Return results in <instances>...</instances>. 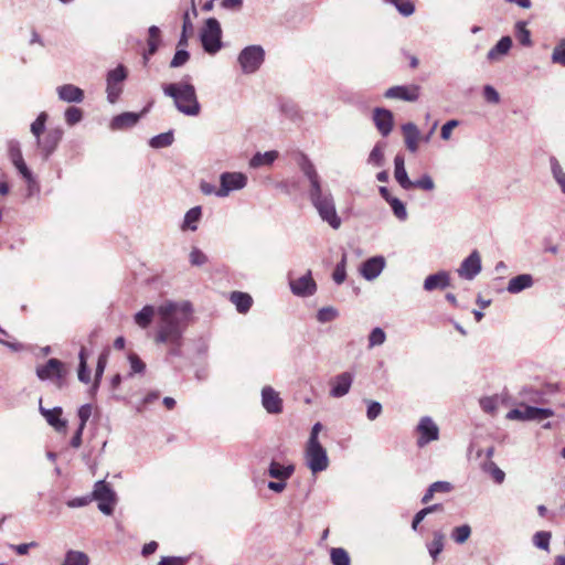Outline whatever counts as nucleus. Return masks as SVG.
Listing matches in <instances>:
<instances>
[{"label": "nucleus", "instance_id": "6e6d98bb", "mask_svg": "<svg viewBox=\"0 0 565 565\" xmlns=\"http://www.w3.org/2000/svg\"><path fill=\"white\" fill-rule=\"evenodd\" d=\"M345 262H347V256L344 254L342 256L341 262L335 266V269L333 271L332 278H333L334 282L338 285L342 284L347 278Z\"/></svg>", "mask_w": 565, "mask_h": 565}, {"label": "nucleus", "instance_id": "4d7b16f0", "mask_svg": "<svg viewBox=\"0 0 565 565\" xmlns=\"http://www.w3.org/2000/svg\"><path fill=\"white\" fill-rule=\"evenodd\" d=\"M367 404L366 417L369 420H375L382 414V405L376 401H365Z\"/></svg>", "mask_w": 565, "mask_h": 565}, {"label": "nucleus", "instance_id": "f03ea898", "mask_svg": "<svg viewBox=\"0 0 565 565\" xmlns=\"http://www.w3.org/2000/svg\"><path fill=\"white\" fill-rule=\"evenodd\" d=\"M297 163L303 177L309 182L308 196L318 215L331 228L339 230L341 227L342 220L338 215L334 198L331 191L323 186L322 180L315 164L303 153L300 154Z\"/></svg>", "mask_w": 565, "mask_h": 565}, {"label": "nucleus", "instance_id": "4c0bfd02", "mask_svg": "<svg viewBox=\"0 0 565 565\" xmlns=\"http://www.w3.org/2000/svg\"><path fill=\"white\" fill-rule=\"evenodd\" d=\"M384 143H376L371 150L367 162L373 167H382L384 164Z\"/></svg>", "mask_w": 565, "mask_h": 565}, {"label": "nucleus", "instance_id": "5701e85b", "mask_svg": "<svg viewBox=\"0 0 565 565\" xmlns=\"http://www.w3.org/2000/svg\"><path fill=\"white\" fill-rule=\"evenodd\" d=\"M402 131L407 150L413 153L416 152L418 150V141L420 138V131L417 126L413 122H406L402 126Z\"/></svg>", "mask_w": 565, "mask_h": 565}, {"label": "nucleus", "instance_id": "7ed1b4c3", "mask_svg": "<svg viewBox=\"0 0 565 565\" xmlns=\"http://www.w3.org/2000/svg\"><path fill=\"white\" fill-rule=\"evenodd\" d=\"M163 94L173 99L175 108L186 116H198L201 110L195 88L189 82L164 84Z\"/></svg>", "mask_w": 565, "mask_h": 565}, {"label": "nucleus", "instance_id": "dca6fc26", "mask_svg": "<svg viewBox=\"0 0 565 565\" xmlns=\"http://www.w3.org/2000/svg\"><path fill=\"white\" fill-rule=\"evenodd\" d=\"M262 405L269 414H280L282 412V399L279 393L271 386H264L262 390Z\"/></svg>", "mask_w": 565, "mask_h": 565}, {"label": "nucleus", "instance_id": "aec40b11", "mask_svg": "<svg viewBox=\"0 0 565 565\" xmlns=\"http://www.w3.org/2000/svg\"><path fill=\"white\" fill-rule=\"evenodd\" d=\"M450 286V275L448 271L440 270L425 278L423 287L426 291L445 289Z\"/></svg>", "mask_w": 565, "mask_h": 565}, {"label": "nucleus", "instance_id": "0eeeda50", "mask_svg": "<svg viewBox=\"0 0 565 565\" xmlns=\"http://www.w3.org/2000/svg\"><path fill=\"white\" fill-rule=\"evenodd\" d=\"M265 58V51L260 45H249L243 49L238 55V63L243 73H255Z\"/></svg>", "mask_w": 565, "mask_h": 565}, {"label": "nucleus", "instance_id": "f257e3e1", "mask_svg": "<svg viewBox=\"0 0 565 565\" xmlns=\"http://www.w3.org/2000/svg\"><path fill=\"white\" fill-rule=\"evenodd\" d=\"M156 312L159 316L156 342L167 344L169 355L181 356L183 332L191 312V305L186 301L181 303L167 301L159 306L157 310L153 306L147 305L135 315L136 324L142 329L148 328Z\"/></svg>", "mask_w": 565, "mask_h": 565}, {"label": "nucleus", "instance_id": "39448f33", "mask_svg": "<svg viewBox=\"0 0 565 565\" xmlns=\"http://www.w3.org/2000/svg\"><path fill=\"white\" fill-rule=\"evenodd\" d=\"M35 373L41 381H52L58 388H61L64 385L67 371L62 361L52 358L47 360L45 364L39 365Z\"/></svg>", "mask_w": 565, "mask_h": 565}, {"label": "nucleus", "instance_id": "2f4dec72", "mask_svg": "<svg viewBox=\"0 0 565 565\" xmlns=\"http://www.w3.org/2000/svg\"><path fill=\"white\" fill-rule=\"evenodd\" d=\"M89 557L86 553L75 550H70L65 553L64 561L61 565H88Z\"/></svg>", "mask_w": 565, "mask_h": 565}, {"label": "nucleus", "instance_id": "72a5a7b5", "mask_svg": "<svg viewBox=\"0 0 565 565\" xmlns=\"http://www.w3.org/2000/svg\"><path fill=\"white\" fill-rule=\"evenodd\" d=\"M444 542H445L444 533L440 531H435L433 533V541L429 544H427L429 555L433 557L434 561H436L438 555L443 552Z\"/></svg>", "mask_w": 565, "mask_h": 565}, {"label": "nucleus", "instance_id": "09e8293b", "mask_svg": "<svg viewBox=\"0 0 565 565\" xmlns=\"http://www.w3.org/2000/svg\"><path fill=\"white\" fill-rule=\"evenodd\" d=\"M390 206L393 211V214L399 220V221H406L407 220V210L405 204L397 198L394 200H390Z\"/></svg>", "mask_w": 565, "mask_h": 565}, {"label": "nucleus", "instance_id": "473e14b6", "mask_svg": "<svg viewBox=\"0 0 565 565\" xmlns=\"http://www.w3.org/2000/svg\"><path fill=\"white\" fill-rule=\"evenodd\" d=\"M535 407L525 406L523 409L514 408L507 414V418L510 420H535Z\"/></svg>", "mask_w": 565, "mask_h": 565}, {"label": "nucleus", "instance_id": "2eb2a0df", "mask_svg": "<svg viewBox=\"0 0 565 565\" xmlns=\"http://www.w3.org/2000/svg\"><path fill=\"white\" fill-rule=\"evenodd\" d=\"M481 269V256L478 250H473L462 260L461 265L457 269V273L461 278L472 280L477 275L480 274Z\"/></svg>", "mask_w": 565, "mask_h": 565}, {"label": "nucleus", "instance_id": "680f3d73", "mask_svg": "<svg viewBox=\"0 0 565 565\" xmlns=\"http://www.w3.org/2000/svg\"><path fill=\"white\" fill-rule=\"evenodd\" d=\"M13 166L17 168V170L20 172V174L29 182L33 183L34 178L28 166L25 164L24 160L17 161L13 163Z\"/></svg>", "mask_w": 565, "mask_h": 565}, {"label": "nucleus", "instance_id": "3c124183", "mask_svg": "<svg viewBox=\"0 0 565 565\" xmlns=\"http://www.w3.org/2000/svg\"><path fill=\"white\" fill-rule=\"evenodd\" d=\"M8 154L12 163L23 159L20 142L15 139H11L7 143Z\"/></svg>", "mask_w": 565, "mask_h": 565}, {"label": "nucleus", "instance_id": "37998d69", "mask_svg": "<svg viewBox=\"0 0 565 565\" xmlns=\"http://www.w3.org/2000/svg\"><path fill=\"white\" fill-rule=\"evenodd\" d=\"M392 3L396 10L404 17H409L415 12V6L411 0H386Z\"/></svg>", "mask_w": 565, "mask_h": 565}, {"label": "nucleus", "instance_id": "c9c22d12", "mask_svg": "<svg viewBox=\"0 0 565 565\" xmlns=\"http://www.w3.org/2000/svg\"><path fill=\"white\" fill-rule=\"evenodd\" d=\"M174 138L172 131H167L152 137L149 141L151 148L160 149L172 145Z\"/></svg>", "mask_w": 565, "mask_h": 565}, {"label": "nucleus", "instance_id": "603ef678", "mask_svg": "<svg viewBox=\"0 0 565 565\" xmlns=\"http://www.w3.org/2000/svg\"><path fill=\"white\" fill-rule=\"evenodd\" d=\"M339 316L338 310L334 307H323L319 309L317 319L321 323H327L334 320Z\"/></svg>", "mask_w": 565, "mask_h": 565}, {"label": "nucleus", "instance_id": "58836bf2", "mask_svg": "<svg viewBox=\"0 0 565 565\" xmlns=\"http://www.w3.org/2000/svg\"><path fill=\"white\" fill-rule=\"evenodd\" d=\"M515 36L518 41L524 46H531V32L526 29V23L524 21H519L515 24Z\"/></svg>", "mask_w": 565, "mask_h": 565}, {"label": "nucleus", "instance_id": "c85d7f7f", "mask_svg": "<svg viewBox=\"0 0 565 565\" xmlns=\"http://www.w3.org/2000/svg\"><path fill=\"white\" fill-rule=\"evenodd\" d=\"M512 46V39L510 36H502L498 43L488 52L487 57L489 61H497L501 55L509 53Z\"/></svg>", "mask_w": 565, "mask_h": 565}, {"label": "nucleus", "instance_id": "0e129e2a", "mask_svg": "<svg viewBox=\"0 0 565 565\" xmlns=\"http://www.w3.org/2000/svg\"><path fill=\"white\" fill-rule=\"evenodd\" d=\"M92 415V406L89 404L82 405L78 409L79 427L85 428L87 420Z\"/></svg>", "mask_w": 565, "mask_h": 565}, {"label": "nucleus", "instance_id": "423d86ee", "mask_svg": "<svg viewBox=\"0 0 565 565\" xmlns=\"http://www.w3.org/2000/svg\"><path fill=\"white\" fill-rule=\"evenodd\" d=\"M92 500L98 502V509L106 515H111L117 498L115 491L104 480H99L94 484V490L90 494Z\"/></svg>", "mask_w": 565, "mask_h": 565}, {"label": "nucleus", "instance_id": "a18cd8bd", "mask_svg": "<svg viewBox=\"0 0 565 565\" xmlns=\"http://www.w3.org/2000/svg\"><path fill=\"white\" fill-rule=\"evenodd\" d=\"M471 534V527L468 524L457 526L451 532V539L458 543L463 544Z\"/></svg>", "mask_w": 565, "mask_h": 565}, {"label": "nucleus", "instance_id": "bf43d9fd", "mask_svg": "<svg viewBox=\"0 0 565 565\" xmlns=\"http://www.w3.org/2000/svg\"><path fill=\"white\" fill-rule=\"evenodd\" d=\"M551 171L557 183L565 179V172L563 171L558 160L555 157L550 159Z\"/></svg>", "mask_w": 565, "mask_h": 565}, {"label": "nucleus", "instance_id": "49530a36", "mask_svg": "<svg viewBox=\"0 0 565 565\" xmlns=\"http://www.w3.org/2000/svg\"><path fill=\"white\" fill-rule=\"evenodd\" d=\"M386 340L384 330L380 327L374 328L369 334V349L382 345Z\"/></svg>", "mask_w": 565, "mask_h": 565}, {"label": "nucleus", "instance_id": "f8f14e48", "mask_svg": "<svg viewBox=\"0 0 565 565\" xmlns=\"http://www.w3.org/2000/svg\"><path fill=\"white\" fill-rule=\"evenodd\" d=\"M63 134L64 132L62 128H52L47 130L43 137L35 141L44 160H47L51 157V154L56 150L58 143L63 138Z\"/></svg>", "mask_w": 565, "mask_h": 565}, {"label": "nucleus", "instance_id": "79ce46f5", "mask_svg": "<svg viewBox=\"0 0 565 565\" xmlns=\"http://www.w3.org/2000/svg\"><path fill=\"white\" fill-rule=\"evenodd\" d=\"M483 470L488 472L495 483L501 484L505 479V473L493 461H488L483 465Z\"/></svg>", "mask_w": 565, "mask_h": 565}, {"label": "nucleus", "instance_id": "7c9ffc66", "mask_svg": "<svg viewBox=\"0 0 565 565\" xmlns=\"http://www.w3.org/2000/svg\"><path fill=\"white\" fill-rule=\"evenodd\" d=\"M278 158V152L275 150L266 151L264 153L257 152L249 160L250 168H259L262 166H270Z\"/></svg>", "mask_w": 565, "mask_h": 565}, {"label": "nucleus", "instance_id": "c756f323", "mask_svg": "<svg viewBox=\"0 0 565 565\" xmlns=\"http://www.w3.org/2000/svg\"><path fill=\"white\" fill-rule=\"evenodd\" d=\"M505 402V396L502 394H494L492 396H484L480 398L479 404L483 412L488 414H495L499 406Z\"/></svg>", "mask_w": 565, "mask_h": 565}, {"label": "nucleus", "instance_id": "13d9d810", "mask_svg": "<svg viewBox=\"0 0 565 565\" xmlns=\"http://www.w3.org/2000/svg\"><path fill=\"white\" fill-rule=\"evenodd\" d=\"M189 259H190L191 265H193V266H202L207 262L206 255L201 249H199L196 247L192 248V250L189 255Z\"/></svg>", "mask_w": 565, "mask_h": 565}, {"label": "nucleus", "instance_id": "338daca9", "mask_svg": "<svg viewBox=\"0 0 565 565\" xmlns=\"http://www.w3.org/2000/svg\"><path fill=\"white\" fill-rule=\"evenodd\" d=\"M105 367H106V359L104 356H99L98 362H97V366H96V372H95V383H94L93 388H92L93 391L97 390L99 381H100V379L103 376Z\"/></svg>", "mask_w": 565, "mask_h": 565}, {"label": "nucleus", "instance_id": "20e7f679", "mask_svg": "<svg viewBox=\"0 0 565 565\" xmlns=\"http://www.w3.org/2000/svg\"><path fill=\"white\" fill-rule=\"evenodd\" d=\"M222 29L220 22L214 18H209L201 31L200 38L205 52L215 54L222 47Z\"/></svg>", "mask_w": 565, "mask_h": 565}, {"label": "nucleus", "instance_id": "a19ab883", "mask_svg": "<svg viewBox=\"0 0 565 565\" xmlns=\"http://www.w3.org/2000/svg\"><path fill=\"white\" fill-rule=\"evenodd\" d=\"M149 39H148V55H153L160 43V30L158 26L152 25L148 30Z\"/></svg>", "mask_w": 565, "mask_h": 565}, {"label": "nucleus", "instance_id": "9d476101", "mask_svg": "<svg viewBox=\"0 0 565 565\" xmlns=\"http://www.w3.org/2000/svg\"><path fill=\"white\" fill-rule=\"evenodd\" d=\"M247 175L243 172H223L220 175L218 198H226L233 191L247 185Z\"/></svg>", "mask_w": 565, "mask_h": 565}, {"label": "nucleus", "instance_id": "6e6552de", "mask_svg": "<svg viewBox=\"0 0 565 565\" xmlns=\"http://www.w3.org/2000/svg\"><path fill=\"white\" fill-rule=\"evenodd\" d=\"M306 465L316 475L329 467L327 450L321 444H307L305 450Z\"/></svg>", "mask_w": 565, "mask_h": 565}, {"label": "nucleus", "instance_id": "c03bdc74", "mask_svg": "<svg viewBox=\"0 0 565 565\" xmlns=\"http://www.w3.org/2000/svg\"><path fill=\"white\" fill-rule=\"evenodd\" d=\"M551 61L554 64L565 66V39L559 40L555 45L551 55Z\"/></svg>", "mask_w": 565, "mask_h": 565}, {"label": "nucleus", "instance_id": "e2e57ef3", "mask_svg": "<svg viewBox=\"0 0 565 565\" xmlns=\"http://www.w3.org/2000/svg\"><path fill=\"white\" fill-rule=\"evenodd\" d=\"M483 97L488 103L498 104L500 102L499 93L491 85H486L483 87Z\"/></svg>", "mask_w": 565, "mask_h": 565}, {"label": "nucleus", "instance_id": "69168bd1", "mask_svg": "<svg viewBox=\"0 0 565 565\" xmlns=\"http://www.w3.org/2000/svg\"><path fill=\"white\" fill-rule=\"evenodd\" d=\"M459 125V121L456 119H451L447 121L440 130V137L443 140H449L451 137V131L454 128H456Z\"/></svg>", "mask_w": 565, "mask_h": 565}, {"label": "nucleus", "instance_id": "393cba45", "mask_svg": "<svg viewBox=\"0 0 565 565\" xmlns=\"http://www.w3.org/2000/svg\"><path fill=\"white\" fill-rule=\"evenodd\" d=\"M40 412L45 417L46 422L54 427L57 431L66 428V422L61 419L62 408L54 407L52 409L44 408L40 405Z\"/></svg>", "mask_w": 565, "mask_h": 565}, {"label": "nucleus", "instance_id": "412c9836", "mask_svg": "<svg viewBox=\"0 0 565 565\" xmlns=\"http://www.w3.org/2000/svg\"><path fill=\"white\" fill-rule=\"evenodd\" d=\"M57 96L65 103H82L84 100V90L73 84H64L56 88Z\"/></svg>", "mask_w": 565, "mask_h": 565}, {"label": "nucleus", "instance_id": "b1692460", "mask_svg": "<svg viewBox=\"0 0 565 565\" xmlns=\"http://www.w3.org/2000/svg\"><path fill=\"white\" fill-rule=\"evenodd\" d=\"M534 280L530 274H521L511 278L508 282V292L515 295L533 286Z\"/></svg>", "mask_w": 565, "mask_h": 565}, {"label": "nucleus", "instance_id": "052dcab7", "mask_svg": "<svg viewBox=\"0 0 565 565\" xmlns=\"http://www.w3.org/2000/svg\"><path fill=\"white\" fill-rule=\"evenodd\" d=\"M129 363H130V369H131V372L129 375H132L136 373H142L146 369V364L136 354L129 355Z\"/></svg>", "mask_w": 565, "mask_h": 565}, {"label": "nucleus", "instance_id": "8fccbe9b", "mask_svg": "<svg viewBox=\"0 0 565 565\" xmlns=\"http://www.w3.org/2000/svg\"><path fill=\"white\" fill-rule=\"evenodd\" d=\"M551 541V533L546 531L536 532L533 536V544L543 551H548Z\"/></svg>", "mask_w": 565, "mask_h": 565}, {"label": "nucleus", "instance_id": "4be33fe9", "mask_svg": "<svg viewBox=\"0 0 565 565\" xmlns=\"http://www.w3.org/2000/svg\"><path fill=\"white\" fill-rule=\"evenodd\" d=\"M142 113H122L117 116H115L110 121V129L111 130H122L130 127H134L140 119Z\"/></svg>", "mask_w": 565, "mask_h": 565}, {"label": "nucleus", "instance_id": "5fc2aeb1", "mask_svg": "<svg viewBox=\"0 0 565 565\" xmlns=\"http://www.w3.org/2000/svg\"><path fill=\"white\" fill-rule=\"evenodd\" d=\"M189 58H190V53L186 50H184V49L177 50V52L174 53V55L170 62V67H172V68L181 67L189 61Z\"/></svg>", "mask_w": 565, "mask_h": 565}, {"label": "nucleus", "instance_id": "864d4df0", "mask_svg": "<svg viewBox=\"0 0 565 565\" xmlns=\"http://www.w3.org/2000/svg\"><path fill=\"white\" fill-rule=\"evenodd\" d=\"M64 116H65L66 124L68 126H74L83 119V111L81 108L72 106L65 110Z\"/></svg>", "mask_w": 565, "mask_h": 565}, {"label": "nucleus", "instance_id": "774afa93", "mask_svg": "<svg viewBox=\"0 0 565 565\" xmlns=\"http://www.w3.org/2000/svg\"><path fill=\"white\" fill-rule=\"evenodd\" d=\"M186 558L179 556H163L161 557L158 565H183Z\"/></svg>", "mask_w": 565, "mask_h": 565}, {"label": "nucleus", "instance_id": "de8ad7c7", "mask_svg": "<svg viewBox=\"0 0 565 565\" xmlns=\"http://www.w3.org/2000/svg\"><path fill=\"white\" fill-rule=\"evenodd\" d=\"M417 188L424 191H433L435 189V182L429 174H423L419 179L411 181V189Z\"/></svg>", "mask_w": 565, "mask_h": 565}, {"label": "nucleus", "instance_id": "1a4fd4ad", "mask_svg": "<svg viewBox=\"0 0 565 565\" xmlns=\"http://www.w3.org/2000/svg\"><path fill=\"white\" fill-rule=\"evenodd\" d=\"M127 78V70L124 65H118L114 70H110L106 76V93L107 100L110 104H115L121 92L122 83Z\"/></svg>", "mask_w": 565, "mask_h": 565}, {"label": "nucleus", "instance_id": "bb28decb", "mask_svg": "<svg viewBox=\"0 0 565 565\" xmlns=\"http://www.w3.org/2000/svg\"><path fill=\"white\" fill-rule=\"evenodd\" d=\"M295 471L294 465L282 466L277 461H271L268 468V475L277 480L289 479Z\"/></svg>", "mask_w": 565, "mask_h": 565}, {"label": "nucleus", "instance_id": "f704fd0d", "mask_svg": "<svg viewBox=\"0 0 565 565\" xmlns=\"http://www.w3.org/2000/svg\"><path fill=\"white\" fill-rule=\"evenodd\" d=\"M202 214V210L200 206H194L190 209L183 220L182 228H189L191 231H195L198 228L196 223L199 222Z\"/></svg>", "mask_w": 565, "mask_h": 565}, {"label": "nucleus", "instance_id": "ea45409f", "mask_svg": "<svg viewBox=\"0 0 565 565\" xmlns=\"http://www.w3.org/2000/svg\"><path fill=\"white\" fill-rule=\"evenodd\" d=\"M46 120H47V114L42 111L36 117V119L31 124L30 130H31L32 135L35 137V141H38L42 137V134L45 130Z\"/></svg>", "mask_w": 565, "mask_h": 565}, {"label": "nucleus", "instance_id": "ddd939ff", "mask_svg": "<svg viewBox=\"0 0 565 565\" xmlns=\"http://www.w3.org/2000/svg\"><path fill=\"white\" fill-rule=\"evenodd\" d=\"M289 287L295 296L302 298L310 297L317 291V284L313 280L310 270L297 279H290Z\"/></svg>", "mask_w": 565, "mask_h": 565}, {"label": "nucleus", "instance_id": "9b49d317", "mask_svg": "<svg viewBox=\"0 0 565 565\" xmlns=\"http://www.w3.org/2000/svg\"><path fill=\"white\" fill-rule=\"evenodd\" d=\"M416 431L419 435L416 443L419 448L439 438V428L429 416H424L419 419Z\"/></svg>", "mask_w": 565, "mask_h": 565}, {"label": "nucleus", "instance_id": "a211bd4d", "mask_svg": "<svg viewBox=\"0 0 565 565\" xmlns=\"http://www.w3.org/2000/svg\"><path fill=\"white\" fill-rule=\"evenodd\" d=\"M353 383V375L350 372H343L331 381L330 395L340 398L347 395Z\"/></svg>", "mask_w": 565, "mask_h": 565}, {"label": "nucleus", "instance_id": "f3484780", "mask_svg": "<svg viewBox=\"0 0 565 565\" xmlns=\"http://www.w3.org/2000/svg\"><path fill=\"white\" fill-rule=\"evenodd\" d=\"M373 121L381 135L386 137L393 129V113L386 108L377 107L373 110Z\"/></svg>", "mask_w": 565, "mask_h": 565}, {"label": "nucleus", "instance_id": "cd10ccee", "mask_svg": "<svg viewBox=\"0 0 565 565\" xmlns=\"http://www.w3.org/2000/svg\"><path fill=\"white\" fill-rule=\"evenodd\" d=\"M230 300L236 307V310L239 313L248 312L253 305L252 297L248 294L242 291H233L231 294Z\"/></svg>", "mask_w": 565, "mask_h": 565}, {"label": "nucleus", "instance_id": "e433bc0d", "mask_svg": "<svg viewBox=\"0 0 565 565\" xmlns=\"http://www.w3.org/2000/svg\"><path fill=\"white\" fill-rule=\"evenodd\" d=\"M332 565H351L349 553L342 547H333L330 551Z\"/></svg>", "mask_w": 565, "mask_h": 565}, {"label": "nucleus", "instance_id": "6ab92c4d", "mask_svg": "<svg viewBox=\"0 0 565 565\" xmlns=\"http://www.w3.org/2000/svg\"><path fill=\"white\" fill-rule=\"evenodd\" d=\"M385 267L382 256L371 257L362 264L361 274L366 280H373L380 276Z\"/></svg>", "mask_w": 565, "mask_h": 565}, {"label": "nucleus", "instance_id": "4468645a", "mask_svg": "<svg viewBox=\"0 0 565 565\" xmlns=\"http://www.w3.org/2000/svg\"><path fill=\"white\" fill-rule=\"evenodd\" d=\"M420 95V86L418 85H397L392 86L384 93V97L388 99H399L404 102H416Z\"/></svg>", "mask_w": 565, "mask_h": 565}, {"label": "nucleus", "instance_id": "a878e982", "mask_svg": "<svg viewBox=\"0 0 565 565\" xmlns=\"http://www.w3.org/2000/svg\"><path fill=\"white\" fill-rule=\"evenodd\" d=\"M394 168H395L394 175H395V179L398 182V184L403 189L409 190L411 189V181L412 180H409L408 174L406 172L405 161H404V157L403 156L397 154L395 157V159H394Z\"/></svg>", "mask_w": 565, "mask_h": 565}]
</instances>
